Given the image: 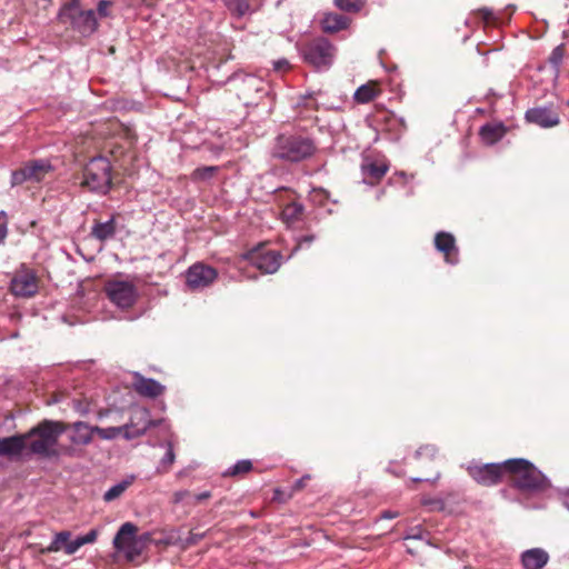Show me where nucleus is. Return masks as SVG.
<instances>
[{"label":"nucleus","instance_id":"nucleus-17","mask_svg":"<svg viewBox=\"0 0 569 569\" xmlns=\"http://www.w3.org/2000/svg\"><path fill=\"white\" fill-rule=\"evenodd\" d=\"M66 431H69V440L74 446H88L91 443L94 431L93 426L84 421H76L66 425Z\"/></svg>","mask_w":569,"mask_h":569},{"label":"nucleus","instance_id":"nucleus-41","mask_svg":"<svg viewBox=\"0 0 569 569\" xmlns=\"http://www.w3.org/2000/svg\"><path fill=\"white\" fill-rule=\"evenodd\" d=\"M111 6L110 1L107 0H100L97 7V12L100 16V18H106L109 16V7Z\"/></svg>","mask_w":569,"mask_h":569},{"label":"nucleus","instance_id":"nucleus-46","mask_svg":"<svg viewBox=\"0 0 569 569\" xmlns=\"http://www.w3.org/2000/svg\"><path fill=\"white\" fill-rule=\"evenodd\" d=\"M210 497V492L209 491H204V492H201L199 495L196 496V499L197 501H202V500H206Z\"/></svg>","mask_w":569,"mask_h":569},{"label":"nucleus","instance_id":"nucleus-50","mask_svg":"<svg viewBox=\"0 0 569 569\" xmlns=\"http://www.w3.org/2000/svg\"><path fill=\"white\" fill-rule=\"evenodd\" d=\"M563 506L569 510V491L563 496Z\"/></svg>","mask_w":569,"mask_h":569},{"label":"nucleus","instance_id":"nucleus-37","mask_svg":"<svg viewBox=\"0 0 569 569\" xmlns=\"http://www.w3.org/2000/svg\"><path fill=\"white\" fill-rule=\"evenodd\" d=\"M251 468H252V463L250 460H239L226 472V475L237 476L240 473H246V472L250 471Z\"/></svg>","mask_w":569,"mask_h":569},{"label":"nucleus","instance_id":"nucleus-23","mask_svg":"<svg viewBox=\"0 0 569 569\" xmlns=\"http://www.w3.org/2000/svg\"><path fill=\"white\" fill-rule=\"evenodd\" d=\"M349 23V18L343 14L327 13L321 21V27L325 32L333 33L346 29Z\"/></svg>","mask_w":569,"mask_h":569},{"label":"nucleus","instance_id":"nucleus-25","mask_svg":"<svg viewBox=\"0 0 569 569\" xmlns=\"http://www.w3.org/2000/svg\"><path fill=\"white\" fill-rule=\"evenodd\" d=\"M70 538H71L70 531L63 530V531L57 532L53 536V539L49 543V546H47L46 548H43L41 550L42 553H51V552H58L60 550H63L64 553L67 555L68 545L71 543V541H72V540H70Z\"/></svg>","mask_w":569,"mask_h":569},{"label":"nucleus","instance_id":"nucleus-26","mask_svg":"<svg viewBox=\"0 0 569 569\" xmlns=\"http://www.w3.org/2000/svg\"><path fill=\"white\" fill-rule=\"evenodd\" d=\"M223 2L228 11L236 18H243L256 10L249 0H223Z\"/></svg>","mask_w":569,"mask_h":569},{"label":"nucleus","instance_id":"nucleus-14","mask_svg":"<svg viewBox=\"0 0 569 569\" xmlns=\"http://www.w3.org/2000/svg\"><path fill=\"white\" fill-rule=\"evenodd\" d=\"M11 292L17 297H32L38 291V281L33 271H18L10 282Z\"/></svg>","mask_w":569,"mask_h":569},{"label":"nucleus","instance_id":"nucleus-28","mask_svg":"<svg viewBox=\"0 0 569 569\" xmlns=\"http://www.w3.org/2000/svg\"><path fill=\"white\" fill-rule=\"evenodd\" d=\"M378 94L379 90L377 89L376 84L373 82H368L360 86L356 90L353 98L359 103H368L372 101Z\"/></svg>","mask_w":569,"mask_h":569},{"label":"nucleus","instance_id":"nucleus-32","mask_svg":"<svg viewBox=\"0 0 569 569\" xmlns=\"http://www.w3.org/2000/svg\"><path fill=\"white\" fill-rule=\"evenodd\" d=\"M167 452L164 453V456L162 457V459L160 460L158 467H157V472L158 473H166L170 470L172 463L174 462V459H176V455H174V451H173V447H172V443L171 442H168L167 443Z\"/></svg>","mask_w":569,"mask_h":569},{"label":"nucleus","instance_id":"nucleus-33","mask_svg":"<svg viewBox=\"0 0 569 569\" xmlns=\"http://www.w3.org/2000/svg\"><path fill=\"white\" fill-rule=\"evenodd\" d=\"M123 428L120 427H108L101 428L98 426H93L94 435L99 436L104 440H112L122 433Z\"/></svg>","mask_w":569,"mask_h":569},{"label":"nucleus","instance_id":"nucleus-6","mask_svg":"<svg viewBox=\"0 0 569 569\" xmlns=\"http://www.w3.org/2000/svg\"><path fill=\"white\" fill-rule=\"evenodd\" d=\"M300 53L305 62L316 69H328L333 62L336 48L328 39L320 37L303 43Z\"/></svg>","mask_w":569,"mask_h":569},{"label":"nucleus","instance_id":"nucleus-38","mask_svg":"<svg viewBox=\"0 0 569 569\" xmlns=\"http://www.w3.org/2000/svg\"><path fill=\"white\" fill-rule=\"evenodd\" d=\"M204 537H206V532H202V533L190 532L183 542V548H189L191 546L197 545Z\"/></svg>","mask_w":569,"mask_h":569},{"label":"nucleus","instance_id":"nucleus-18","mask_svg":"<svg viewBox=\"0 0 569 569\" xmlns=\"http://www.w3.org/2000/svg\"><path fill=\"white\" fill-rule=\"evenodd\" d=\"M435 247L442 252L446 262L456 264L458 262V248L455 237L446 231H440L435 236Z\"/></svg>","mask_w":569,"mask_h":569},{"label":"nucleus","instance_id":"nucleus-5","mask_svg":"<svg viewBox=\"0 0 569 569\" xmlns=\"http://www.w3.org/2000/svg\"><path fill=\"white\" fill-rule=\"evenodd\" d=\"M137 531L138 528L136 525L132 522H124L113 539L114 548L119 552H122L128 560H134L139 557L142 553L147 541L150 540V533L137 536Z\"/></svg>","mask_w":569,"mask_h":569},{"label":"nucleus","instance_id":"nucleus-49","mask_svg":"<svg viewBox=\"0 0 569 569\" xmlns=\"http://www.w3.org/2000/svg\"><path fill=\"white\" fill-rule=\"evenodd\" d=\"M439 477H440V472H439V471H437V472H436V476H435L432 479H430V478H426V479H423V481H430V480H433V481H435V480L439 479ZM413 480H415V481H422V479H420V478H416V479H413Z\"/></svg>","mask_w":569,"mask_h":569},{"label":"nucleus","instance_id":"nucleus-35","mask_svg":"<svg viewBox=\"0 0 569 569\" xmlns=\"http://www.w3.org/2000/svg\"><path fill=\"white\" fill-rule=\"evenodd\" d=\"M335 4L347 12H358L363 6L361 0H335Z\"/></svg>","mask_w":569,"mask_h":569},{"label":"nucleus","instance_id":"nucleus-22","mask_svg":"<svg viewBox=\"0 0 569 569\" xmlns=\"http://www.w3.org/2000/svg\"><path fill=\"white\" fill-rule=\"evenodd\" d=\"M117 231V222L116 217H110L109 220L101 222L96 221L91 228V236L101 241L104 242L109 239H112Z\"/></svg>","mask_w":569,"mask_h":569},{"label":"nucleus","instance_id":"nucleus-45","mask_svg":"<svg viewBox=\"0 0 569 569\" xmlns=\"http://www.w3.org/2000/svg\"><path fill=\"white\" fill-rule=\"evenodd\" d=\"M8 234L7 223H0V243H3Z\"/></svg>","mask_w":569,"mask_h":569},{"label":"nucleus","instance_id":"nucleus-27","mask_svg":"<svg viewBox=\"0 0 569 569\" xmlns=\"http://www.w3.org/2000/svg\"><path fill=\"white\" fill-rule=\"evenodd\" d=\"M303 206L299 202H290L281 211V219L287 224H292L301 219L303 213Z\"/></svg>","mask_w":569,"mask_h":569},{"label":"nucleus","instance_id":"nucleus-15","mask_svg":"<svg viewBox=\"0 0 569 569\" xmlns=\"http://www.w3.org/2000/svg\"><path fill=\"white\" fill-rule=\"evenodd\" d=\"M528 122L541 128H552L560 122L559 113L551 107H535L526 111Z\"/></svg>","mask_w":569,"mask_h":569},{"label":"nucleus","instance_id":"nucleus-40","mask_svg":"<svg viewBox=\"0 0 569 569\" xmlns=\"http://www.w3.org/2000/svg\"><path fill=\"white\" fill-rule=\"evenodd\" d=\"M436 453L437 449L431 445L423 446L416 451L417 457L426 456L428 458H433Z\"/></svg>","mask_w":569,"mask_h":569},{"label":"nucleus","instance_id":"nucleus-42","mask_svg":"<svg viewBox=\"0 0 569 569\" xmlns=\"http://www.w3.org/2000/svg\"><path fill=\"white\" fill-rule=\"evenodd\" d=\"M478 13L486 22H491L495 20L493 12L489 8H481L478 10Z\"/></svg>","mask_w":569,"mask_h":569},{"label":"nucleus","instance_id":"nucleus-43","mask_svg":"<svg viewBox=\"0 0 569 569\" xmlns=\"http://www.w3.org/2000/svg\"><path fill=\"white\" fill-rule=\"evenodd\" d=\"M313 240H315V236H312V234H311V236H305V237H302V238L298 241L297 246L295 247V250L300 249V248L303 246V243H308V244H310Z\"/></svg>","mask_w":569,"mask_h":569},{"label":"nucleus","instance_id":"nucleus-21","mask_svg":"<svg viewBox=\"0 0 569 569\" xmlns=\"http://www.w3.org/2000/svg\"><path fill=\"white\" fill-rule=\"evenodd\" d=\"M26 447L24 435L0 439V456H19Z\"/></svg>","mask_w":569,"mask_h":569},{"label":"nucleus","instance_id":"nucleus-10","mask_svg":"<svg viewBox=\"0 0 569 569\" xmlns=\"http://www.w3.org/2000/svg\"><path fill=\"white\" fill-rule=\"evenodd\" d=\"M217 278L218 271L203 262H196L186 271V284L191 291H201L210 287Z\"/></svg>","mask_w":569,"mask_h":569},{"label":"nucleus","instance_id":"nucleus-2","mask_svg":"<svg viewBox=\"0 0 569 569\" xmlns=\"http://www.w3.org/2000/svg\"><path fill=\"white\" fill-rule=\"evenodd\" d=\"M63 432H66L63 422L44 420L24 433V437L26 441L30 440L29 449L32 453L51 458L57 456L54 447Z\"/></svg>","mask_w":569,"mask_h":569},{"label":"nucleus","instance_id":"nucleus-7","mask_svg":"<svg viewBox=\"0 0 569 569\" xmlns=\"http://www.w3.org/2000/svg\"><path fill=\"white\" fill-rule=\"evenodd\" d=\"M63 21H69L73 29L83 36L93 33L98 28L96 12L93 10H82L79 0H70L59 12Z\"/></svg>","mask_w":569,"mask_h":569},{"label":"nucleus","instance_id":"nucleus-13","mask_svg":"<svg viewBox=\"0 0 569 569\" xmlns=\"http://www.w3.org/2000/svg\"><path fill=\"white\" fill-rule=\"evenodd\" d=\"M250 263L263 273H274L282 263V256L277 250L257 248L248 253Z\"/></svg>","mask_w":569,"mask_h":569},{"label":"nucleus","instance_id":"nucleus-30","mask_svg":"<svg viewBox=\"0 0 569 569\" xmlns=\"http://www.w3.org/2000/svg\"><path fill=\"white\" fill-rule=\"evenodd\" d=\"M133 480L134 476H130L123 479L122 481L113 485L104 492L103 500L110 502L119 498L132 485Z\"/></svg>","mask_w":569,"mask_h":569},{"label":"nucleus","instance_id":"nucleus-47","mask_svg":"<svg viewBox=\"0 0 569 569\" xmlns=\"http://www.w3.org/2000/svg\"><path fill=\"white\" fill-rule=\"evenodd\" d=\"M134 423H139V426L142 425L143 419H141V410H139L134 416H132Z\"/></svg>","mask_w":569,"mask_h":569},{"label":"nucleus","instance_id":"nucleus-19","mask_svg":"<svg viewBox=\"0 0 569 569\" xmlns=\"http://www.w3.org/2000/svg\"><path fill=\"white\" fill-rule=\"evenodd\" d=\"M141 419H143L142 425L134 423L133 418H130V422L120 428H123L122 436L127 440H132L143 436L151 427L154 426V422L150 418V412L147 409H141Z\"/></svg>","mask_w":569,"mask_h":569},{"label":"nucleus","instance_id":"nucleus-12","mask_svg":"<svg viewBox=\"0 0 569 569\" xmlns=\"http://www.w3.org/2000/svg\"><path fill=\"white\" fill-rule=\"evenodd\" d=\"M470 477L481 486H495L502 480L506 471L505 462L502 463H486V465H469L467 467Z\"/></svg>","mask_w":569,"mask_h":569},{"label":"nucleus","instance_id":"nucleus-24","mask_svg":"<svg viewBox=\"0 0 569 569\" xmlns=\"http://www.w3.org/2000/svg\"><path fill=\"white\" fill-rule=\"evenodd\" d=\"M505 133L506 129L502 123H486L480 128L481 139L488 144L496 143L505 136Z\"/></svg>","mask_w":569,"mask_h":569},{"label":"nucleus","instance_id":"nucleus-29","mask_svg":"<svg viewBox=\"0 0 569 569\" xmlns=\"http://www.w3.org/2000/svg\"><path fill=\"white\" fill-rule=\"evenodd\" d=\"M98 538V530L91 529L89 532H87L83 536L77 537L74 540L71 541V543L68 545L67 548V555L71 556L76 553L82 546L88 543H93Z\"/></svg>","mask_w":569,"mask_h":569},{"label":"nucleus","instance_id":"nucleus-39","mask_svg":"<svg viewBox=\"0 0 569 569\" xmlns=\"http://www.w3.org/2000/svg\"><path fill=\"white\" fill-rule=\"evenodd\" d=\"M291 68L290 62L286 58L278 59L273 61V70L276 72L282 73L289 71Z\"/></svg>","mask_w":569,"mask_h":569},{"label":"nucleus","instance_id":"nucleus-9","mask_svg":"<svg viewBox=\"0 0 569 569\" xmlns=\"http://www.w3.org/2000/svg\"><path fill=\"white\" fill-rule=\"evenodd\" d=\"M269 84L261 78L247 74L238 89V97L246 106L259 104L269 93Z\"/></svg>","mask_w":569,"mask_h":569},{"label":"nucleus","instance_id":"nucleus-36","mask_svg":"<svg viewBox=\"0 0 569 569\" xmlns=\"http://www.w3.org/2000/svg\"><path fill=\"white\" fill-rule=\"evenodd\" d=\"M565 56V47L563 44L557 46L550 53L549 62L555 68L556 73L559 72V68L562 63Z\"/></svg>","mask_w":569,"mask_h":569},{"label":"nucleus","instance_id":"nucleus-20","mask_svg":"<svg viewBox=\"0 0 569 569\" xmlns=\"http://www.w3.org/2000/svg\"><path fill=\"white\" fill-rule=\"evenodd\" d=\"M549 561V555L541 548H532L521 553V563L525 569H542Z\"/></svg>","mask_w":569,"mask_h":569},{"label":"nucleus","instance_id":"nucleus-4","mask_svg":"<svg viewBox=\"0 0 569 569\" xmlns=\"http://www.w3.org/2000/svg\"><path fill=\"white\" fill-rule=\"evenodd\" d=\"M111 170V163L107 158H92L83 169L81 186L92 192L108 193L112 183Z\"/></svg>","mask_w":569,"mask_h":569},{"label":"nucleus","instance_id":"nucleus-34","mask_svg":"<svg viewBox=\"0 0 569 569\" xmlns=\"http://www.w3.org/2000/svg\"><path fill=\"white\" fill-rule=\"evenodd\" d=\"M219 170L217 166H206L199 167L193 170L192 179L193 180H209L211 179Z\"/></svg>","mask_w":569,"mask_h":569},{"label":"nucleus","instance_id":"nucleus-3","mask_svg":"<svg viewBox=\"0 0 569 569\" xmlns=\"http://www.w3.org/2000/svg\"><path fill=\"white\" fill-rule=\"evenodd\" d=\"M316 151L315 141L301 134H279L272 154L276 158L298 162L311 157Z\"/></svg>","mask_w":569,"mask_h":569},{"label":"nucleus","instance_id":"nucleus-48","mask_svg":"<svg viewBox=\"0 0 569 569\" xmlns=\"http://www.w3.org/2000/svg\"><path fill=\"white\" fill-rule=\"evenodd\" d=\"M397 516V513H392L391 511H385L382 512L381 517L385 519H392Z\"/></svg>","mask_w":569,"mask_h":569},{"label":"nucleus","instance_id":"nucleus-11","mask_svg":"<svg viewBox=\"0 0 569 569\" xmlns=\"http://www.w3.org/2000/svg\"><path fill=\"white\" fill-rule=\"evenodd\" d=\"M52 170V166L47 160H31L11 174L12 186L22 184L27 181L40 182Z\"/></svg>","mask_w":569,"mask_h":569},{"label":"nucleus","instance_id":"nucleus-8","mask_svg":"<svg viewBox=\"0 0 569 569\" xmlns=\"http://www.w3.org/2000/svg\"><path fill=\"white\" fill-rule=\"evenodd\" d=\"M104 291L110 301L120 309L131 308L138 298L137 288L130 281L110 280L106 283Z\"/></svg>","mask_w":569,"mask_h":569},{"label":"nucleus","instance_id":"nucleus-51","mask_svg":"<svg viewBox=\"0 0 569 569\" xmlns=\"http://www.w3.org/2000/svg\"><path fill=\"white\" fill-rule=\"evenodd\" d=\"M0 217H2L3 219L7 218V213L4 211H0Z\"/></svg>","mask_w":569,"mask_h":569},{"label":"nucleus","instance_id":"nucleus-31","mask_svg":"<svg viewBox=\"0 0 569 569\" xmlns=\"http://www.w3.org/2000/svg\"><path fill=\"white\" fill-rule=\"evenodd\" d=\"M362 171L366 176L380 180L387 173L388 166L385 162H369L362 166Z\"/></svg>","mask_w":569,"mask_h":569},{"label":"nucleus","instance_id":"nucleus-1","mask_svg":"<svg viewBox=\"0 0 569 569\" xmlns=\"http://www.w3.org/2000/svg\"><path fill=\"white\" fill-rule=\"evenodd\" d=\"M506 471L512 478V485L526 493H540L550 488L549 479L526 459H509L505 461Z\"/></svg>","mask_w":569,"mask_h":569},{"label":"nucleus","instance_id":"nucleus-44","mask_svg":"<svg viewBox=\"0 0 569 569\" xmlns=\"http://www.w3.org/2000/svg\"><path fill=\"white\" fill-rule=\"evenodd\" d=\"M188 495H189V491H187V490L177 491V492H174V495H173V501H174V502H180V501H182V500H183Z\"/></svg>","mask_w":569,"mask_h":569},{"label":"nucleus","instance_id":"nucleus-16","mask_svg":"<svg viewBox=\"0 0 569 569\" xmlns=\"http://www.w3.org/2000/svg\"><path fill=\"white\" fill-rule=\"evenodd\" d=\"M132 387L137 393L147 398H157L164 391V386L152 378H146L139 372L132 373Z\"/></svg>","mask_w":569,"mask_h":569}]
</instances>
